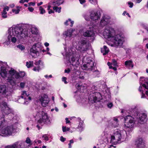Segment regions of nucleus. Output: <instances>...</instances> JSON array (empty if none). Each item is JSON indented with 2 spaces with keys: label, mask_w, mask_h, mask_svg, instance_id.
Instances as JSON below:
<instances>
[{
  "label": "nucleus",
  "mask_w": 148,
  "mask_h": 148,
  "mask_svg": "<svg viewBox=\"0 0 148 148\" xmlns=\"http://www.w3.org/2000/svg\"><path fill=\"white\" fill-rule=\"evenodd\" d=\"M37 31V27L33 25L25 24L16 25L9 29L7 38L4 43L7 45L11 42L15 43L17 41V37L20 41L23 42L25 41L27 38L33 37L32 40L33 42L35 41L36 40V36H31L30 32L32 34L37 35L38 33Z\"/></svg>",
  "instance_id": "1"
},
{
  "label": "nucleus",
  "mask_w": 148,
  "mask_h": 148,
  "mask_svg": "<svg viewBox=\"0 0 148 148\" xmlns=\"http://www.w3.org/2000/svg\"><path fill=\"white\" fill-rule=\"evenodd\" d=\"M9 75L6 80L8 84L11 86L10 88L13 89V90L18 89L19 86L16 83V79H21L24 77L25 75V72L21 71L18 73L12 68L9 71Z\"/></svg>",
  "instance_id": "2"
},
{
  "label": "nucleus",
  "mask_w": 148,
  "mask_h": 148,
  "mask_svg": "<svg viewBox=\"0 0 148 148\" xmlns=\"http://www.w3.org/2000/svg\"><path fill=\"white\" fill-rule=\"evenodd\" d=\"M129 135L130 134H127L125 130L116 129L114 131L112 135L111 136V142L115 144L120 143L129 137Z\"/></svg>",
  "instance_id": "3"
},
{
  "label": "nucleus",
  "mask_w": 148,
  "mask_h": 148,
  "mask_svg": "<svg viewBox=\"0 0 148 148\" xmlns=\"http://www.w3.org/2000/svg\"><path fill=\"white\" fill-rule=\"evenodd\" d=\"M6 125L4 117L0 118V135L9 136L14 133V129L12 125L5 127Z\"/></svg>",
  "instance_id": "4"
},
{
  "label": "nucleus",
  "mask_w": 148,
  "mask_h": 148,
  "mask_svg": "<svg viewBox=\"0 0 148 148\" xmlns=\"http://www.w3.org/2000/svg\"><path fill=\"white\" fill-rule=\"evenodd\" d=\"M63 45L65 46V44H63ZM64 52L62 53V55L64 57V59L66 60V62L70 65V67L71 66H74L73 63L74 62V51H73V46L69 48L68 52L66 51V47H64Z\"/></svg>",
  "instance_id": "5"
},
{
  "label": "nucleus",
  "mask_w": 148,
  "mask_h": 148,
  "mask_svg": "<svg viewBox=\"0 0 148 148\" xmlns=\"http://www.w3.org/2000/svg\"><path fill=\"white\" fill-rule=\"evenodd\" d=\"M37 112L35 115H34V116L36 118L40 119L38 121V123L41 125H43L44 124L47 125H49L51 123L49 118L48 116L47 113L44 112V111L42 110L41 108H40L39 109L36 110Z\"/></svg>",
  "instance_id": "6"
},
{
  "label": "nucleus",
  "mask_w": 148,
  "mask_h": 148,
  "mask_svg": "<svg viewBox=\"0 0 148 148\" xmlns=\"http://www.w3.org/2000/svg\"><path fill=\"white\" fill-rule=\"evenodd\" d=\"M131 113V115L134 117V119H136V123H139L142 124L145 123L147 116V114L145 113H140L136 106L132 109Z\"/></svg>",
  "instance_id": "7"
},
{
  "label": "nucleus",
  "mask_w": 148,
  "mask_h": 148,
  "mask_svg": "<svg viewBox=\"0 0 148 148\" xmlns=\"http://www.w3.org/2000/svg\"><path fill=\"white\" fill-rule=\"evenodd\" d=\"M0 108L3 114L8 116L9 120H11L14 118V111L6 102L3 101L0 104Z\"/></svg>",
  "instance_id": "8"
},
{
  "label": "nucleus",
  "mask_w": 148,
  "mask_h": 148,
  "mask_svg": "<svg viewBox=\"0 0 148 148\" xmlns=\"http://www.w3.org/2000/svg\"><path fill=\"white\" fill-rule=\"evenodd\" d=\"M134 119V117L132 115H128L124 117V128L128 134L132 132L134 125L136 124V121Z\"/></svg>",
  "instance_id": "9"
},
{
  "label": "nucleus",
  "mask_w": 148,
  "mask_h": 148,
  "mask_svg": "<svg viewBox=\"0 0 148 148\" xmlns=\"http://www.w3.org/2000/svg\"><path fill=\"white\" fill-rule=\"evenodd\" d=\"M111 41L113 43H109L110 45L116 47H120L122 45L124 41V38L123 36L120 34H115Z\"/></svg>",
  "instance_id": "10"
},
{
  "label": "nucleus",
  "mask_w": 148,
  "mask_h": 148,
  "mask_svg": "<svg viewBox=\"0 0 148 148\" xmlns=\"http://www.w3.org/2000/svg\"><path fill=\"white\" fill-rule=\"evenodd\" d=\"M42 47L41 43L38 42L34 44L30 49V54L33 58H36L39 55L42 51Z\"/></svg>",
  "instance_id": "11"
},
{
  "label": "nucleus",
  "mask_w": 148,
  "mask_h": 148,
  "mask_svg": "<svg viewBox=\"0 0 148 148\" xmlns=\"http://www.w3.org/2000/svg\"><path fill=\"white\" fill-rule=\"evenodd\" d=\"M83 61L86 62L82 66V68L83 70L91 71L95 69L94 62L90 58H88L86 57H84Z\"/></svg>",
  "instance_id": "12"
},
{
  "label": "nucleus",
  "mask_w": 148,
  "mask_h": 148,
  "mask_svg": "<svg viewBox=\"0 0 148 148\" xmlns=\"http://www.w3.org/2000/svg\"><path fill=\"white\" fill-rule=\"evenodd\" d=\"M79 43L80 45L78 46V48L76 49L82 52L86 51L91 48V44L87 42L86 39H82Z\"/></svg>",
  "instance_id": "13"
},
{
  "label": "nucleus",
  "mask_w": 148,
  "mask_h": 148,
  "mask_svg": "<svg viewBox=\"0 0 148 148\" xmlns=\"http://www.w3.org/2000/svg\"><path fill=\"white\" fill-rule=\"evenodd\" d=\"M115 34V30L113 28L110 27L106 28L103 33L104 38L110 41Z\"/></svg>",
  "instance_id": "14"
},
{
  "label": "nucleus",
  "mask_w": 148,
  "mask_h": 148,
  "mask_svg": "<svg viewBox=\"0 0 148 148\" xmlns=\"http://www.w3.org/2000/svg\"><path fill=\"white\" fill-rule=\"evenodd\" d=\"M29 94L26 93L25 91H23L21 95L19 97L18 101L20 103L27 105L28 103V100H31L32 98L28 96Z\"/></svg>",
  "instance_id": "15"
},
{
  "label": "nucleus",
  "mask_w": 148,
  "mask_h": 148,
  "mask_svg": "<svg viewBox=\"0 0 148 148\" xmlns=\"http://www.w3.org/2000/svg\"><path fill=\"white\" fill-rule=\"evenodd\" d=\"M102 97L100 93L94 92L90 93L88 97V99L92 103L97 102L102 99Z\"/></svg>",
  "instance_id": "16"
},
{
  "label": "nucleus",
  "mask_w": 148,
  "mask_h": 148,
  "mask_svg": "<svg viewBox=\"0 0 148 148\" xmlns=\"http://www.w3.org/2000/svg\"><path fill=\"white\" fill-rule=\"evenodd\" d=\"M13 92V89L10 88V87L7 88L6 85L4 84L0 85V93L3 95L9 96L11 95Z\"/></svg>",
  "instance_id": "17"
},
{
  "label": "nucleus",
  "mask_w": 148,
  "mask_h": 148,
  "mask_svg": "<svg viewBox=\"0 0 148 148\" xmlns=\"http://www.w3.org/2000/svg\"><path fill=\"white\" fill-rule=\"evenodd\" d=\"M27 147L25 142L21 140L16 142L12 145H7L4 148H27Z\"/></svg>",
  "instance_id": "18"
},
{
  "label": "nucleus",
  "mask_w": 148,
  "mask_h": 148,
  "mask_svg": "<svg viewBox=\"0 0 148 148\" xmlns=\"http://www.w3.org/2000/svg\"><path fill=\"white\" fill-rule=\"evenodd\" d=\"M95 32L94 28L92 27L90 30L84 32L83 35L84 36L88 38L91 41H93L95 38Z\"/></svg>",
  "instance_id": "19"
},
{
  "label": "nucleus",
  "mask_w": 148,
  "mask_h": 148,
  "mask_svg": "<svg viewBox=\"0 0 148 148\" xmlns=\"http://www.w3.org/2000/svg\"><path fill=\"white\" fill-rule=\"evenodd\" d=\"M110 18L108 16H104L101 18L100 23V25L102 27L111 25Z\"/></svg>",
  "instance_id": "20"
},
{
  "label": "nucleus",
  "mask_w": 148,
  "mask_h": 148,
  "mask_svg": "<svg viewBox=\"0 0 148 148\" xmlns=\"http://www.w3.org/2000/svg\"><path fill=\"white\" fill-rule=\"evenodd\" d=\"M101 16L100 14L96 11H92L90 12V18L93 21H97L100 19Z\"/></svg>",
  "instance_id": "21"
},
{
  "label": "nucleus",
  "mask_w": 148,
  "mask_h": 148,
  "mask_svg": "<svg viewBox=\"0 0 148 148\" xmlns=\"http://www.w3.org/2000/svg\"><path fill=\"white\" fill-rule=\"evenodd\" d=\"M39 99L43 107H45L47 106L49 102V99L48 96L46 94H44L42 96H39Z\"/></svg>",
  "instance_id": "22"
},
{
  "label": "nucleus",
  "mask_w": 148,
  "mask_h": 148,
  "mask_svg": "<svg viewBox=\"0 0 148 148\" xmlns=\"http://www.w3.org/2000/svg\"><path fill=\"white\" fill-rule=\"evenodd\" d=\"M75 123L76 124H78L77 127L76 128V130L77 131L81 132L84 129V122L81 120L80 118H76Z\"/></svg>",
  "instance_id": "23"
},
{
  "label": "nucleus",
  "mask_w": 148,
  "mask_h": 148,
  "mask_svg": "<svg viewBox=\"0 0 148 148\" xmlns=\"http://www.w3.org/2000/svg\"><path fill=\"white\" fill-rule=\"evenodd\" d=\"M140 84L146 89H148V79L147 78L141 77L140 79Z\"/></svg>",
  "instance_id": "24"
},
{
  "label": "nucleus",
  "mask_w": 148,
  "mask_h": 148,
  "mask_svg": "<svg viewBox=\"0 0 148 148\" xmlns=\"http://www.w3.org/2000/svg\"><path fill=\"white\" fill-rule=\"evenodd\" d=\"M7 72L6 71V67L3 66L1 67V71L0 75L3 78H4L7 76Z\"/></svg>",
  "instance_id": "25"
},
{
  "label": "nucleus",
  "mask_w": 148,
  "mask_h": 148,
  "mask_svg": "<svg viewBox=\"0 0 148 148\" xmlns=\"http://www.w3.org/2000/svg\"><path fill=\"white\" fill-rule=\"evenodd\" d=\"M76 88H77L78 90L80 92H84V90L86 89L87 88V85L86 84H77L76 85Z\"/></svg>",
  "instance_id": "26"
},
{
  "label": "nucleus",
  "mask_w": 148,
  "mask_h": 148,
  "mask_svg": "<svg viewBox=\"0 0 148 148\" xmlns=\"http://www.w3.org/2000/svg\"><path fill=\"white\" fill-rule=\"evenodd\" d=\"M136 145L138 148H143L144 147V142L141 138H139L136 141Z\"/></svg>",
  "instance_id": "27"
},
{
  "label": "nucleus",
  "mask_w": 148,
  "mask_h": 148,
  "mask_svg": "<svg viewBox=\"0 0 148 148\" xmlns=\"http://www.w3.org/2000/svg\"><path fill=\"white\" fill-rule=\"evenodd\" d=\"M109 125L113 127H118L119 125L118 119L116 117H114L111 122L109 123Z\"/></svg>",
  "instance_id": "28"
},
{
  "label": "nucleus",
  "mask_w": 148,
  "mask_h": 148,
  "mask_svg": "<svg viewBox=\"0 0 148 148\" xmlns=\"http://www.w3.org/2000/svg\"><path fill=\"white\" fill-rule=\"evenodd\" d=\"M125 64L126 68L129 69H131L134 66L133 62L131 60L126 61L125 62Z\"/></svg>",
  "instance_id": "29"
},
{
  "label": "nucleus",
  "mask_w": 148,
  "mask_h": 148,
  "mask_svg": "<svg viewBox=\"0 0 148 148\" xmlns=\"http://www.w3.org/2000/svg\"><path fill=\"white\" fill-rule=\"evenodd\" d=\"M74 30L73 29H69L65 31L64 33V36L65 37H69V38L71 37L72 33L73 32Z\"/></svg>",
  "instance_id": "30"
},
{
  "label": "nucleus",
  "mask_w": 148,
  "mask_h": 148,
  "mask_svg": "<svg viewBox=\"0 0 148 148\" xmlns=\"http://www.w3.org/2000/svg\"><path fill=\"white\" fill-rule=\"evenodd\" d=\"M64 1V0H54L51 3L52 5L55 6H58L62 4Z\"/></svg>",
  "instance_id": "31"
},
{
  "label": "nucleus",
  "mask_w": 148,
  "mask_h": 148,
  "mask_svg": "<svg viewBox=\"0 0 148 148\" xmlns=\"http://www.w3.org/2000/svg\"><path fill=\"white\" fill-rule=\"evenodd\" d=\"M109 49L106 46H104L103 48L101 49V52L103 53V55H106L109 52Z\"/></svg>",
  "instance_id": "32"
},
{
  "label": "nucleus",
  "mask_w": 148,
  "mask_h": 148,
  "mask_svg": "<svg viewBox=\"0 0 148 148\" xmlns=\"http://www.w3.org/2000/svg\"><path fill=\"white\" fill-rule=\"evenodd\" d=\"M71 23L70 26L71 27H73L74 23V21H71L70 18H69L68 20H67L64 23V24L66 26L68 25L69 24V23Z\"/></svg>",
  "instance_id": "33"
},
{
  "label": "nucleus",
  "mask_w": 148,
  "mask_h": 148,
  "mask_svg": "<svg viewBox=\"0 0 148 148\" xmlns=\"http://www.w3.org/2000/svg\"><path fill=\"white\" fill-rule=\"evenodd\" d=\"M34 64L37 66H41V68H43V62L41 60H39L38 61H35Z\"/></svg>",
  "instance_id": "34"
},
{
  "label": "nucleus",
  "mask_w": 148,
  "mask_h": 148,
  "mask_svg": "<svg viewBox=\"0 0 148 148\" xmlns=\"http://www.w3.org/2000/svg\"><path fill=\"white\" fill-rule=\"evenodd\" d=\"M108 135V131L106 129L102 133L101 136L103 138H107Z\"/></svg>",
  "instance_id": "35"
},
{
  "label": "nucleus",
  "mask_w": 148,
  "mask_h": 148,
  "mask_svg": "<svg viewBox=\"0 0 148 148\" xmlns=\"http://www.w3.org/2000/svg\"><path fill=\"white\" fill-rule=\"evenodd\" d=\"M80 73L79 72L77 71H76L75 73V75H76L75 76V77H77L76 79H77V78H79L81 79H84V77L82 76H80Z\"/></svg>",
  "instance_id": "36"
},
{
  "label": "nucleus",
  "mask_w": 148,
  "mask_h": 148,
  "mask_svg": "<svg viewBox=\"0 0 148 148\" xmlns=\"http://www.w3.org/2000/svg\"><path fill=\"white\" fill-rule=\"evenodd\" d=\"M80 56L78 55L77 56L76 58L75 59V62L76 61V64L75 65V66L77 67H78V66H79V59Z\"/></svg>",
  "instance_id": "37"
},
{
  "label": "nucleus",
  "mask_w": 148,
  "mask_h": 148,
  "mask_svg": "<svg viewBox=\"0 0 148 148\" xmlns=\"http://www.w3.org/2000/svg\"><path fill=\"white\" fill-rule=\"evenodd\" d=\"M61 9V7H58V6H55L53 7V10H55L56 12H58L59 13L60 12Z\"/></svg>",
  "instance_id": "38"
},
{
  "label": "nucleus",
  "mask_w": 148,
  "mask_h": 148,
  "mask_svg": "<svg viewBox=\"0 0 148 148\" xmlns=\"http://www.w3.org/2000/svg\"><path fill=\"white\" fill-rule=\"evenodd\" d=\"M140 25L143 28L145 29L148 32V26L147 24L143 23H141Z\"/></svg>",
  "instance_id": "39"
},
{
  "label": "nucleus",
  "mask_w": 148,
  "mask_h": 148,
  "mask_svg": "<svg viewBox=\"0 0 148 148\" xmlns=\"http://www.w3.org/2000/svg\"><path fill=\"white\" fill-rule=\"evenodd\" d=\"M92 71L93 74L95 77H99L100 72L98 70H95Z\"/></svg>",
  "instance_id": "40"
},
{
  "label": "nucleus",
  "mask_w": 148,
  "mask_h": 148,
  "mask_svg": "<svg viewBox=\"0 0 148 148\" xmlns=\"http://www.w3.org/2000/svg\"><path fill=\"white\" fill-rule=\"evenodd\" d=\"M33 65V62L29 61V62H27L26 63V66L28 68H29L32 66Z\"/></svg>",
  "instance_id": "41"
},
{
  "label": "nucleus",
  "mask_w": 148,
  "mask_h": 148,
  "mask_svg": "<svg viewBox=\"0 0 148 148\" xmlns=\"http://www.w3.org/2000/svg\"><path fill=\"white\" fill-rule=\"evenodd\" d=\"M25 143H26L28 144H29L31 145L33 144V143L32 142L31 140L29 137H27Z\"/></svg>",
  "instance_id": "42"
},
{
  "label": "nucleus",
  "mask_w": 148,
  "mask_h": 148,
  "mask_svg": "<svg viewBox=\"0 0 148 148\" xmlns=\"http://www.w3.org/2000/svg\"><path fill=\"white\" fill-rule=\"evenodd\" d=\"M42 68L41 67V66H36V67H35L33 69V70L35 71H39V70Z\"/></svg>",
  "instance_id": "43"
},
{
  "label": "nucleus",
  "mask_w": 148,
  "mask_h": 148,
  "mask_svg": "<svg viewBox=\"0 0 148 148\" xmlns=\"http://www.w3.org/2000/svg\"><path fill=\"white\" fill-rule=\"evenodd\" d=\"M0 66H3L5 67L7 66V63L6 62H3L1 61H0Z\"/></svg>",
  "instance_id": "44"
},
{
  "label": "nucleus",
  "mask_w": 148,
  "mask_h": 148,
  "mask_svg": "<svg viewBox=\"0 0 148 148\" xmlns=\"http://www.w3.org/2000/svg\"><path fill=\"white\" fill-rule=\"evenodd\" d=\"M39 10L40 11V13L41 14H43L45 12V10L41 6L39 7Z\"/></svg>",
  "instance_id": "45"
},
{
  "label": "nucleus",
  "mask_w": 148,
  "mask_h": 148,
  "mask_svg": "<svg viewBox=\"0 0 148 148\" xmlns=\"http://www.w3.org/2000/svg\"><path fill=\"white\" fill-rule=\"evenodd\" d=\"M17 48L21 49V51H23L25 49L24 46L21 45H18L17 46Z\"/></svg>",
  "instance_id": "46"
},
{
  "label": "nucleus",
  "mask_w": 148,
  "mask_h": 148,
  "mask_svg": "<svg viewBox=\"0 0 148 148\" xmlns=\"http://www.w3.org/2000/svg\"><path fill=\"white\" fill-rule=\"evenodd\" d=\"M88 1L90 3L96 5L97 3V0H88Z\"/></svg>",
  "instance_id": "47"
},
{
  "label": "nucleus",
  "mask_w": 148,
  "mask_h": 148,
  "mask_svg": "<svg viewBox=\"0 0 148 148\" xmlns=\"http://www.w3.org/2000/svg\"><path fill=\"white\" fill-rule=\"evenodd\" d=\"M84 18L85 19L86 21H88L90 19V16L89 17V16L86 14H85L84 15Z\"/></svg>",
  "instance_id": "48"
},
{
  "label": "nucleus",
  "mask_w": 148,
  "mask_h": 148,
  "mask_svg": "<svg viewBox=\"0 0 148 148\" xmlns=\"http://www.w3.org/2000/svg\"><path fill=\"white\" fill-rule=\"evenodd\" d=\"M25 86V83L23 82H21L20 84V86L21 88H23Z\"/></svg>",
  "instance_id": "49"
},
{
  "label": "nucleus",
  "mask_w": 148,
  "mask_h": 148,
  "mask_svg": "<svg viewBox=\"0 0 148 148\" xmlns=\"http://www.w3.org/2000/svg\"><path fill=\"white\" fill-rule=\"evenodd\" d=\"M117 63L116 61L114 59L112 60V62L111 63V64L114 66H116L117 65Z\"/></svg>",
  "instance_id": "50"
},
{
  "label": "nucleus",
  "mask_w": 148,
  "mask_h": 148,
  "mask_svg": "<svg viewBox=\"0 0 148 148\" xmlns=\"http://www.w3.org/2000/svg\"><path fill=\"white\" fill-rule=\"evenodd\" d=\"M74 143V140L73 139H72L70 140V143H69V148H71V144L73 143Z\"/></svg>",
  "instance_id": "51"
},
{
  "label": "nucleus",
  "mask_w": 148,
  "mask_h": 148,
  "mask_svg": "<svg viewBox=\"0 0 148 148\" xmlns=\"http://www.w3.org/2000/svg\"><path fill=\"white\" fill-rule=\"evenodd\" d=\"M66 78L65 77H63L62 78V81L64 82L65 84H66L67 83L66 81Z\"/></svg>",
  "instance_id": "52"
},
{
  "label": "nucleus",
  "mask_w": 148,
  "mask_h": 148,
  "mask_svg": "<svg viewBox=\"0 0 148 148\" xmlns=\"http://www.w3.org/2000/svg\"><path fill=\"white\" fill-rule=\"evenodd\" d=\"M108 107L110 108L113 106V104L112 103H108L107 104Z\"/></svg>",
  "instance_id": "53"
},
{
  "label": "nucleus",
  "mask_w": 148,
  "mask_h": 148,
  "mask_svg": "<svg viewBox=\"0 0 148 148\" xmlns=\"http://www.w3.org/2000/svg\"><path fill=\"white\" fill-rule=\"evenodd\" d=\"M44 77L48 79L49 78H52V76L51 75H50L49 76H48L47 75H46L44 76Z\"/></svg>",
  "instance_id": "54"
},
{
  "label": "nucleus",
  "mask_w": 148,
  "mask_h": 148,
  "mask_svg": "<svg viewBox=\"0 0 148 148\" xmlns=\"http://www.w3.org/2000/svg\"><path fill=\"white\" fill-rule=\"evenodd\" d=\"M60 140L62 142H64L66 140V138L62 136L60 137Z\"/></svg>",
  "instance_id": "55"
},
{
  "label": "nucleus",
  "mask_w": 148,
  "mask_h": 148,
  "mask_svg": "<svg viewBox=\"0 0 148 148\" xmlns=\"http://www.w3.org/2000/svg\"><path fill=\"white\" fill-rule=\"evenodd\" d=\"M28 9L31 12H32L34 10V9L32 7H29Z\"/></svg>",
  "instance_id": "56"
},
{
  "label": "nucleus",
  "mask_w": 148,
  "mask_h": 148,
  "mask_svg": "<svg viewBox=\"0 0 148 148\" xmlns=\"http://www.w3.org/2000/svg\"><path fill=\"white\" fill-rule=\"evenodd\" d=\"M66 127L63 126L62 127V131L63 132H65L67 131Z\"/></svg>",
  "instance_id": "57"
},
{
  "label": "nucleus",
  "mask_w": 148,
  "mask_h": 148,
  "mask_svg": "<svg viewBox=\"0 0 148 148\" xmlns=\"http://www.w3.org/2000/svg\"><path fill=\"white\" fill-rule=\"evenodd\" d=\"M28 5L29 6H30L31 5L34 6L35 5V3L32 2H30L28 3Z\"/></svg>",
  "instance_id": "58"
},
{
  "label": "nucleus",
  "mask_w": 148,
  "mask_h": 148,
  "mask_svg": "<svg viewBox=\"0 0 148 148\" xmlns=\"http://www.w3.org/2000/svg\"><path fill=\"white\" fill-rule=\"evenodd\" d=\"M128 4L130 8H131L132 7L133 5V3H132L129 2L128 3Z\"/></svg>",
  "instance_id": "59"
},
{
  "label": "nucleus",
  "mask_w": 148,
  "mask_h": 148,
  "mask_svg": "<svg viewBox=\"0 0 148 148\" xmlns=\"http://www.w3.org/2000/svg\"><path fill=\"white\" fill-rule=\"evenodd\" d=\"M80 3L81 4H83L85 3L86 2L85 0H79Z\"/></svg>",
  "instance_id": "60"
},
{
  "label": "nucleus",
  "mask_w": 148,
  "mask_h": 148,
  "mask_svg": "<svg viewBox=\"0 0 148 148\" xmlns=\"http://www.w3.org/2000/svg\"><path fill=\"white\" fill-rule=\"evenodd\" d=\"M66 123V124L69 123L70 122V121L69 120V119L68 118H65Z\"/></svg>",
  "instance_id": "61"
},
{
  "label": "nucleus",
  "mask_w": 148,
  "mask_h": 148,
  "mask_svg": "<svg viewBox=\"0 0 148 148\" xmlns=\"http://www.w3.org/2000/svg\"><path fill=\"white\" fill-rule=\"evenodd\" d=\"M70 71V70L69 68L67 70L65 69L64 71V72L65 73H69Z\"/></svg>",
  "instance_id": "62"
},
{
  "label": "nucleus",
  "mask_w": 148,
  "mask_h": 148,
  "mask_svg": "<svg viewBox=\"0 0 148 148\" xmlns=\"http://www.w3.org/2000/svg\"><path fill=\"white\" fill-rule=\"evenodd\" d=\"M7 14V12H6V10H5V9L3 10V12H2V14Z\"/></svg>",
  "instance_id": "63"
},
{
  "label": "nucleus",
  "mask_w": 148,
  "mask_h": 148,
  "mask_svg": "<svg viewBox=\"0 0 148 148\" xmlns=\"http://www.w3.org/2000/svg\"><path fill=\"white\" fill-rule=\"evenodd\" d=\"M2 17L3 18H6L7 17V16L6 14H2Z\"/></svg>",
  "instance_id": "64"
}]
</instances>
